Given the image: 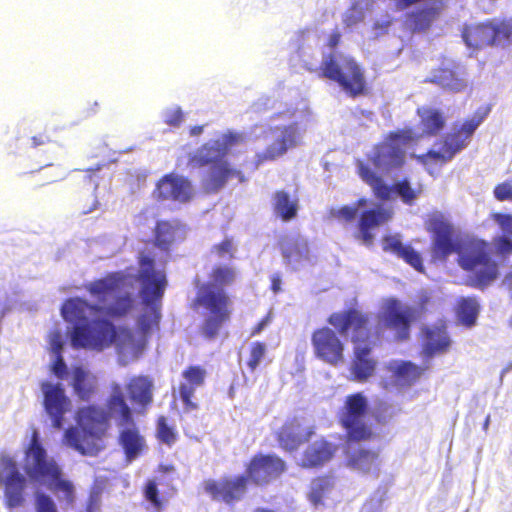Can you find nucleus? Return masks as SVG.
<instances>
[{"instance_id":"nucleus-1","label":"nucleus","mask_w":512,"mask_h":512,"mask_svg":"<svg viewBox=\"0 0 512 512\" xmlns=\"http://www.w3.org/2000/svg\"><path fill=\"white\" fill-rule=\"evenodd\" d=\"M127 283V275L122 271L110 272L84 285L85 290L99 304H91L87 300L74 297L67 299L61 314L65 321L74 324L71 332V344L74 348H89L101 351L110 347L118 334L132 339V332L126 327H117L106 318L90 316H106L119 319L128 315L134 308L135 299L130 292H121Z\"/></svg>"},{"instance_id":"nucleus-2","label":"nucleus","mask_w":512,"mask_h":512,"mask_svg":"<svg viewBox=\"0 0 512 512\" xmlns=\"http://www.w3.org/2000/svg\"><path fill=\"white\" fill-rule=\"evenodd\" d=\"M432 255L435 259L446 261L458 254V265L466 272V285L480 290L488 287L498 277V265L491 258L488 244L480 240H464L459 237L453 226L437 220L432 227Z\"/></svg>"},{"instance_id":"nucleus-3","label":"nucleus","mask_w":512,"mask_h":512,"mask_svg":"<svg viewBox=\"0 0 512 512\" xmlns=\"http://www.w3.org/2000/svg\"><path fill=\"white\" fill-rule=\"evenodd\" d=\"M237 274L231 265H214L209 272V281L202 283L196 292L192 308L203 310L199 333L207 341L215 340L231 320L233 304L226 288L236 282Z\"/></svg>"},{"instance_id":"nucleus-4","label":"nucleus","mask_w":512,"mask_h":512,"mask_svg":"<svg viewBox=\"0 0 512 512\" xmlns=\"http://www.w3.org/2000/svg\"><path fill=\"white\" fill-rule=\"evenodd\" d=\"M245 141L241 133L226 132L218 138L201 145L195 152L188 155L187 166L191 169L208 167L207 174L201 181L207 193H217L231 178L244 180L240 170L232 168L226 159L231 149Z\"/></svg>"},{"instance_id":"nucleus-5","label":"nucleus","mask_w":512,"mask_h":512,"mask_svg":"<svg viewBox=\"0 0 512 512\" xmlns=\"http://www.w3.org/2000/svg\"><path fill=\"white\" fill-rule=\"evenodd\" d=\"M327 323L345 335L352 331L354 358L351 365L353 378L364 382L370 378L376 368V361L370 357L372 347L368 344L371 338L369 316L357 308H348L333 312L327 318Z\"/></svg>"},{"instance_id":"nucleus-6","label":"nucleus","mask_w":512,"mask_h":512,"mask_svg":"<svg viewBox=\"0 0 512 512\" xmlns=\"http://www.w3.org/2000/svg\"><path fill=\"white\" fill-rule=\"evenodd\" d=\"M115 416L109 409L87 405L76 412L77 427L65 430L63 443L83 456H97L104 448L103 439L110 429V418Z\"/></svg>"},{"instance_id":"nucleus-7","label":"nucleus","mask_w":512,"mask_h":512,"mask_svg":"<svg viewBox=\"0 0 512 512\" xmlns=\"http://www.w3.org/2000/svg\"><path fill=\"white\" fill-rule=\"evenodd\" d=\"M25 459L26 473L31 479L46 484L66 504L74 502L75 490L72 482L63 478L60 466L48 457L39 441L37 431L32 433L29 446L25 451Z\"/></svg>"},{"instance_id":"nucleus-8","label":"nucleus","mask_w":512,"mask_h":512,"mask_svg":"<svg viewBox=\"0 0 512 512\" xmlns=\"http://www.w3.org/2000/svg\"><path fill=\"white\" fill-rule=\"evenodd\" d=\"M491 112L490 105L479 107L472 117L465 119L461 124H455L453 129L439 141L440 149L429 150L417 157L418 161L428 169L433 164L444 165L451 161L458 153L471 142L472 136Z\"/></svg>"},{"instance_id":"nucleus-9","label":"nucleus","mask_w":512,"mask_h":512,"mask_svg":"<svg viewBox=\"0 0 512 512\" xmlns=\"http://www.w3.org/2000/svg\"><path fill=\"white\" fill-rule=\"evenodd\" d=\"M319 76L337 83L350 97L367 93V82L363 68L354 57L330 52L322 58Z\"/></svg>"},{"instance_id":"nucleus-10","label":"nucleus","mask_w":512,"mask_h":512,"mask_svg":"<svg viewBox=\"0 0 512 512\" xmlns=\"http://www.w3.org/2000/svg\"><path fill=\"white\" fill-rule=\"evenodd\" d=\"M106 407H108L111 414H115L117 426L122 428L119 432L118 443L122 447L126 459L131 461L137 458L146 447L145 438L141 435L133 419L132 409L119 385L112 387L111 394L106 401Z\"/></svg>"},{"instance_id":"nucleus-11","label":"nucleus","mask_w":512,"mask_h":512,"mask_svg":"<svg viewBox=\"0 0 512 512\" xmlns=\"http://www.w3.org/2000/svg\"><path fill=\"white\" fill-rule=\"evenodd\" d=\"M461 37L465 45L472 50L509 47L512 45V17H494L464 24Z\"/></svg>"},{"instance_id":"nucleus-12","label":"nucleus","mask_w":512,"mask_h":512,"mask_svg":"<svg viewBox=\"0 0 512 512\" xmlns=\"http://www.w3.org/2000/svg\"><path fill=\"white\" fill-rule=\"evenodd\" d=\"M368 408V400L363 393L346 396L338 413V422L345 430L348 442H366L373 438L372 428L364 421Z\"/></svg>"},{"instance_id":"nucleus-13","label":"nucleus","mask_w":512,"mask_h":512,"mask_svg":"<svg viewBox=\"0 0 512 512\" xmlns=\"http://www.w3.org/2000/svg\"><path fill=\"white\" fill-rule=\"evenodd\" d=\"M138 264L137 280L140 283V296L146 306L153 307L164 295L167 286L165 271L155 268V260L150 255H141Z\"/></svg>"},{"instance_id":"nucleus-14","label":"nucleus","mask_w":512,"mask_h":512,"mask_svg":"<svg viewBox=\"0 0 512 512\" xmlns=\"http://www.w3.org/2000/svg\"><path fill=\"white\" fill-rule=\"evenodd\" d=\"M27 483L16 461L10 457H3L0 461V485L3 486L4 503L8 509L24 506Z\"/></svg>"},{"instance_id":"nucleus-15","label":"nucleus","mask_w":512,"mask_h":512,"mask_svg":"<svg viewBox=\"0 0 512 512\" xmlns=\"http://www.w3.org/2000/svg\"><path fill=\"white\" fill-rule=\"evenodd\" d=\"M287 470L286 462L276 454L256 453L245 465V475L249 483L265 487L279 479Z\"/></svg>"},{"instance_id":"nucleus-16","label":"nucleus","mask_w":512,"mask_h":512,"mask_svg":"<svg viewBox=\"0 0 512 512\" xmlns=\"http://www.w3.org/2000/svg\"><path fill=\"white\" fill-rule=\"evenodd\" d=\"M357 166L360 178L372 188L378 199L389 200L393 191L405 204L411 205L421 193V188H412L407 179H402L392 186H388L368 165L359 161Z\"/></svg>"},{"instance_id":"nucleus-17","label":"nucleus","mask_w":512,"mask_h":512,"mask_svg":"<svg viewBox=\"0 0 512 512\" xmlns=\"http://www.w3.org/2000/svg\"><path fill=\"white\" fill-rule=\"evenodd\" d=\"M336 328L328 326L316 328L311 334L314 356L331 366H338L345 360V343Z\"/></svg>"},{"instance_id":"nucleus-18","label":"nucleus","mask_w":512,"mask_h":512,"mask_svg":"<svg viewBox=\"0 0 512 512\" xmlns=\"http://www.w3.org/2000/svg\"><path fill=\"white\" fill-rule=\"evenodd\" d=\"M250 485L245 474L226 476L220 480L208 479L203 482L204 491L214 501L223 502L227 505L244 499Z\"/></svg>"},{"instance_id":"nucleus-19","label":"nucleus","mask_w":512,"mask_h":512,"mask_svg":"<svg viewBox=\"0 0 512 512\" xmlns=\"http://www.w3.org/2000/svg\"><path fill=\"white\" fill-rule=\"evenodd\" d=\"M381 320L386 328L394 334V340L404 342L410 339L411 325L414 321L410 306H404L397 298L385 300Z\"/></svg>"},{"instance_id":"nucleus-20","label":"nucleus","mask_w":512,"mask_h":512,"mask_svg":"<svg viewBox=\"0 0 512 512\" xmlns=\"http://www.w3.org/2000/svg\"><path fill=\"white\" fill-rule=\"evenodd\" d=\"M191 181L182 175L168 173L156 183L155 198L159 201L171 200L181 204L190 202L194 197Z\"/></svg>"},{"instance_id":"nucleus-21","label":"nucleus","mask_w":512,"mask_h":512,"mask_svg":"<svg viewBox=\"0 0 512 512\" xmlns=\"http://www.w3.org/2000/svg\"><path fill=\"white\" fill-rule=\"evenodd\" d=\"M421 352L426 358H433L449 352L452 340L445 320L424 325L420 329Z\"/></svg>"},{"instance_id":"nucleus-22","label":"nucleus","mask_w":512,"mask_h":512,"mask_svg":"<svg viewBox=\"0 0 512 512\" xmlns=\"http://www.w3.org/2000/svg\"><path fill=\"white\" fill-rule=\"evenodd\" d=\"M41 389L44 395V408L52 418L53 426L61 429L64 415L70 409L71 401L65 395L61 384H52L45 381L41 384Z\"/></svg>"},{"instance_id":"nucleus-23","label":"nucleus","mask_w":512,"mask_h":512,"mask_svg":"<svg viewBox=\"0 0 512 512\" xmlns=\"http://www.w3.org/2000/svg\"><path fill=\"white\" fill-rule=\"evenodd\" d=\"M186 225L179 219L158 220L153 229V245L163 252L186 239Z\"/></svg>"},{"instance_id":"nucleus-24","label":"nucleus","mask_w":512,"mask_h":512,"mask_svg":"<svg viewBox=\"0 0 512 512\" xmlns=\"http://www.w3.org/2000/svg\"><path fill=\"white\" fill-rule=\"evenodd\" d=\"M297 139V124L293 123L284 126L281 129V136L277 138L271 145H269L264 151L255 155V168H258L260 165L266 162L274 161L283 156L288 151V149L297 145Z\"/></svg>"},{"instance_id":"nucleus-25","label":"nucleus","mask_w":512,"mask_h":512,"mask_svg":"<svg viewBox=\"0 0 512 512\" xmlns=\"http://www.w3.org/2000/svg\"><path fill=\"white\" fill-rule=\"evenodd\" d=\"M206 376V369L200 365H190L182 371L184 382L179 384L178 391L186 412L198 409L192 398L196 389L205 384Z\"/></svg>"},{"instance_id":"nucleus-26","label":"nucleus","mask_w":512,"mask_h":512,"mask_svg":"<svg viewBox=\"0 0 512 512\" xmlns=\"http://www.w3.org/2000/svg\"><path fill=\"white\" fill-rule=\"evenodd\" d=\"M312 426H304L299 420L287 421L278 431L277 440L285 451H295L314 435Z\"/></svg>"},{"instance_id":"nucleus-27","label":"nucleus","mask_w":512,"mask_h":512,"mask_svg":"<svg viewBox=\"0 0 512 512\" xmlns=\"http://www.w3.org/2000/svg\"><path fill=\"white\" fill-rule=\"evenodd\" d=\"M369 160L374 168L389 172L404 165L405 150L398 145H394L393 142L385 141L375 147Z\"/></svg>"},{"instance_id":"nucleus-28","label":"nucleus","mask_w":512,"mask_h":512,"mask_svg":"<svg viewBox=\"0 0 512 512\" xmlns=\"http://www.w3.org/2000/svg\"><path fill=\"white\" fill-rule=\"evenodd\" d=\"M444 6L443 0L435 1L433 5L422 6L407 13V27L413 33L428 31L440 16Z\"/></svg>"},{"instance_id":"nucleus-29","label":"nucleus","mask_w":512,"mask_h":512,"mask_svg":"<svg viewBox=\"0 0 512 512\" xmlns=\"http://www.w3.org/2000/svg\"><path fill=\"white\" fill-rule=\"evenodd\" d=\"M382 249L402 259L418 272L424 271L421 255L412 246L404 245L399 235H385L382 238Z\"/></svg>"},{"instance_id":"nucleus-30","label":"nucleus","mask_w":512,"mask_h":512,"mask_svg":"<svg viewBox=\"0 0 512 512\" xmlns=\"http://www.w3.org/2000/svg\"><path fill=\"white\" fill-rule=\"evenodd\" d=\"M382 249L402 259L418 272L424 271L421 255L412 246L404 245L399 235H385L382 238Z\"/></svg>"},{"instance_id":"nucleus-31","label":"nucleus","mask_w":512,"mask_h":512,"mask_svg":"<svg viewBox=\"0 0 512 512\" xmlns=\"http://www.w3.org/2000/svg\"><path fill=\"white\" fill-rule=\"evenodd\" d=\"M336 452V446L320 439L309 445L303 452L300 466L302 468H319L329 462Z\"/></svg>"},{"instance_id":"nucleus-32","label":"nucleus","mask_w":512,"mask_h":512,"mask_svg":"<svg viewBox=\"0 0 512 512\" xmlns=\"http://www.w3.org/2000/svg\"><path fill=\"white\" fill-rule=\"evenodd\" d=\"M425 82L437 85L453 93L463 92L468 86L465 79L462 78L454 68L449 66H441L433 69L431 75Z\"/></svg>"},{"instance_id":"nucleus-33","label":"nucleus","mask_w":512,"mask_h":512,"mask_svg":"<svg viewBox=\"0 0 512 512\" xmlns=\"http://www.w3.org/2000/svg\"><path fill=\"white\" fill-rule=\"evenodd\" d=\"M392 218V211L383 207H376L363 211L360 214L358 227L360 236L366 244H370L373 240L371 229L380 226Z\"/></svg>"},{"instance_id":"nucleus-34","label":"nucleus","mask_w":512,"mask_h":512,"mask_svg":"<svg viewBox=\"0 0 512 512\" xmlns=\"http://www.w3.org/2000/svg\"><path fill=\"white\" fill-rule=\"evenodd\" d=\"M347 464L350 468L364 474L377 472L380 467V451L379 449L358 448L349 454Z\"/></svg>"},{"instance_id":"nucleus-35","label":"nucleus","mask_w":512,"mask_h":512,"mask_svg":"<svg viewBox=\"0 0 512 512\" xmlns=\"http://www.w3.org/2000/svg\"><path fill=\"white\" fill-rule=\"evenodd\" d=\"M272 208L277 217L284 222H289L297 217L299 198L285 190H277L272 196Z\"/></svg>"},{"instance_id":"nucleus-36","label":"nucleus","mask_w":512,"mask_h":512,"mask_svg":"<svg viewBox=\"0 0 512 512\" xmlns=\"http://www.w3.org/2000/svg\"><path fill=\"white\" fill-rule=\"evenodd\" d=\"M76 396L82 401H89L97 391V378L81 366L72 370V382Z\"/></svg>"},{"instance_id":"nucleus-37","label":"nucleus","mask_w":512,"mask_h":512,"mask_svg":"<svg viewBox=\"0 0 512 512\" xmlns=\"http://www.w3.org/2000/svg\"><path fill=\"white\" fill-rule=\"evenodd\" d=\"M423 134L429 137L437 136L446 126V116L443 111L432 107L417 109Z\"/></svg>"},{"instance_id":"nucleus-38","label":"nucleus","mask_w":512,"mask_h":512,"mask_svg":"<svg viewBox=\"0 0 512 512\" xmlns=\"http://www.w3.org/2000/svg\"><path fill=\"white\" fill-rule=\"evenodd\" d=\"M491 218L499 225L501 230L512 237V215L506 213H493ZM496 253L507 257L512 255V240L505 235L497 236L493 240Z\"/></svg>"},{"instance_id":"nucleus-39","label":"nucleus","mask_w":512,"mask_h":512,"mask_svg":"<svg viewBox=\"0 0 512 512\" xmlns=\"http://www.w3.org/2000/svg\"><path fill=\"white\" fill-rule=\"evenodd\" d=\"M152 381L145 376L133 377L127 384V392L132 402L146 407L152 400Z\"/></svg>"},{"instance_id":"nucleus-40","label":"nucleus","mask_w":512,"mask_h":512,"mask_svg":"<svg viewBox=\"0 0 512 512\" xmlns=\"http://www.w3.org/2000/svg\"><path fill=\"white\" fill-rule=\"evenodd\" d=\"M480 311V305L476 297H461L455 306V316L460 324L472 327L476 324Z\"/></svg>"},{"instance_id":"nucleus-41","label":"nucleus","mask_w":512,"mask_h":512,"mask_svg":"<svg viewBox=\"0 0 512 512\" xmlns=\"http://www.w3.org/2000/svg\"><path fill=\"white\" fill-rule=\"evenodd\" d=\"M279 249L287 262L299 261L308 252L307 242L293 237H282L279 240Z\"/></svg>"},{"instance_id":"nucleus-42","label":"nucleus","mask_w":512,"mask_h":512,"mask_svg":"<svg viewBox=\"0 0 512 512\" xmlns=\"http://www.w3.org/2000/svg\"><path fill=\"white\" fill-rule=\"evenodd\" d=\"M422 372L423 370L419 366L409 361H403L395 367L393 375L399 384L411 386L420 378Z\"/></svg>"},{"instance_id":"nucleus-43","label":"nucleus","mask_w":512,"mask_h":512,"mask_svg":"<svg viewBox=\"0 0 512 512\" xmlns=\"http://www.w3.org/2000/svg\"><path fill=\"white\" fill-rule=\"evenodd\" d=\"M143 497L149 503L151 512H164L167 507L168 500L162 496L158 484L155 480H148L143 488Z\"/></svg>"},{"instance_id":"nucleus-44","label":"nucleus","mask_w":512,"mask_h":512,"mask_svg":"<svg viewBox=\"0 0 512 512\" xmlns=\"http://www.w3.org/2000/svg\"><path fill=\"white\" fill-rule=\"evenodd\" d=\"M333 478L323 475L311 481L310 499L313 503H321L325 495L333 488Z\"/></svg>"},{"instance_id":"nucleus-45","label":"nucleus","mask_w":512,"mask_h":512,"mask_svg":"<svg viewBox=\"0 0 512 512\" xmlns=\"http://www.w3.org/2000/svg\"><path fill=\"white\" fill-rule=\"evenodd\" d=\"M433 304L432 296L427 291H421L417 294L414 305L410 307L415 320L421 319L429 311Z\"/></svg>"},{"instance_id":"nucleus-46","label":"nucleus","mask_w":512,"mask_h":512,"mask_svg":"<svg viewBox=\"0 0 512 512\" xmlns=\"http://www.w3.org/2000/svg\"><path fill=\"white\" fill-rule=\"evenodd\" d=\"M157 438L168 446H172L177 440V432L173 426L168 425L165 416L157 419Z\"/></svg>"},{"instance_id":"nucleus-47","label":"nucleus","mask_w":512,"mask_h":512,"mask_svg":"<svg viewBox=\"0 0 512 512\" xmlns=\"http://www.w3.org/2000/svg\"><path fill=\"white\" fill-rule=\"evenodd\" d=\"M266 344L264 342L255 341L251 343L249 348V358L246 362L251 372L255 371L266 355Z\"/></svg>"},{"instance_id":"nucleus-48","label":"nucleus","mask_w":512,"mask_h":512,"mask_svg":"<svg viewBox=\"0 0 512 512\" xmlns=\"http://www.w3.org/2000/svg\"><path fill=\"white\" fill-rule=\"evenodd\" d=\"M358 216L357 207L344 205L340 208H332L329 217L341 223H352Z\"/></svg>"},{"instance_id":"nucleus-49","label":"nucleus","mask_w":512,"mask_h":512,"mask_svg":"<svg viewBox=\"0 0 512 512\" xmlns=\"http://www.w3.org/2000/svg\"><path fill=\"white\" fill-rule=\"evenodd\" d=\"M211 253L221 259L227 258L229 260L235 257V248L232 238H225L220 243L214 244L211 247Z\"/></svg>"},{"instance_id":"nucleus-50","label":"nucleus","mask_w":512,"mask_h":512,"mask_svg":"<svg viewBox=\"0 0 512 512\" xmlns=\"http://www.w3.org/2000/svg\"><path fill=\"white\" fill-rule=\"evenodd\" d=\"M160 321V312L158 308H152V315H141L139 318V328L144 336L150 334L153 329H158Z\"/></svg>"},{"instance_id":"nucleus-51","label":"nucleus","mask_w":512,"mask_h":512,"mask_svg":"<svg viewBox=\"0 0 512 512\" xmlns=\"http://www.w3.org/2000/svg\"><path fill=\"white\" fill-rule=\"evenodd\" d=\"M35 512H58L56 503L46 493L36 491L34 494Z\"/></svg>"},{"instance_id":"nucleus-52","label":"nucleus","mask_w":512,"mask_h":512,"mask_svg":"<svg viewBox=\"0 0 512 512\" xmlns=\"http://www.w3.org/2000/svg\"><path fill=\"white\" fill-rule=\"evenodd\" d=\"M416 137L412 129H402L389 134L387 142H393L394 145H398L403 148L406 145L414 142Z\"/></svg>"},{"instance_id":"nucleus-53","label":"nucleus","mask_w":512,"mask_h":512,"mask_svg":"<svg viewBox=\"0 0 512 512\" xmlns=\"http://www.w3.org/2000/svg\"><path fill=\"white\" fill-rule=\"evenodd\" d=\"M493 194L498 201H512V184L509 181L497 184Z\"/></svg>"},{"instance_id":"nucleus-54","label":"nucleus","mask_w":512,"mask_h":512,"mask_svg":"<svg viewBox=\"0 0 512 512\" xmlns=\"http://www.w3.org/2000/svg\"><path fill=\"white\" fill-rule=\"evenodd\" d=\"M363 19V13L360 10L353 8L343 15L342 22L345 27L351 28L361 23Z\"/></svg>"},{"instance_id":"nucleus-55","label":"nucleus","mask_w":512,"mask_h":512,"mask_svg":"<svg viewBox=\"0 0 512 512\" xmlns=\"http://www.w3.org/2000/svg\"><path fill=\"white\" fill-rule=\"evenodd\" d=\"M184 119V114L181 108L177 107L175 109L167 111L165 115V123L172 127H178L182 123Z\"/></svg>"},{"instance_id":"nucleus-56","label":"nucleus","mask_w":512,"mask_h":512,"mask_svg":"<svg viewBox=\"0 0 512 512\" xmlns=\"http://www.w3.org/2000/svg\"><path fill=\"white\" fill-rule=\"evenodd\" d=\"M391 24H392V20L391 19L376 20L373 23L372 28H373L376 36H381V35H383V34L388 32Z\"/></svg>"},{"instance_id":"nucleus-57","label":"nucleus","mask_w":512,"mask_h":512,"mask_svg":"<svg viewBox=\"0 0 512 512\" xmlns=\"http://www.w3.org/2000/svg\"><path fill=\"white\" fill-rule=\"evenodd\" d=\"M341 39H342L341 32L338 29H335L328 36L327 41H326V46L329 49L333 50L341 43Z\"/></svg>"},{"instance_id":"nucleus-58","label":"nucleus","mask_w":512,"mask_h":512,"mask_svg":"<svg viewBox=\"0 0 512 512\" xmlns=\"http://www.w3.org/2000/svg\"><path fill=\"white\" fill-rule=\"evenodd\" d=\"M50 345L53 353H55L56 355H61L63 343L59 332H55L54 334H52L50 339Z\"/></svg>"},{"instance_id":"nucleus-59","label":"nucleus","mask_w":512,"mask_h":512,"mask_svg":"<svg viewBox=\"0 0 512 512\" xmlns=\"http://www.w3.org/2000/svg\"><path fill=\"white\" fill-rule=\"evenodd\" d=\"M66 364L61 355H57V358L53 364V371L56 376L62 377L66 373Z\"/></svg>"},{"instance_id":"nucleus-60","label":"nucleus","mask_w":512,"mask_h":512,"mask_svg":"<svg viewBox=\"0 0 512 512\" xmlns=\"http://www.w3.org/2000/svg\"><path fill=\"white\" fill-rule=\"evenodd\" d=\"M32 146L34 148L48 144L51 142V139L48 135L44 133H40L38 135H35L31 138Z\"/></svg>"},{"instance_id":"nucleus-61","label":"nucleus","mask_w":512,"mask_h":512,"mask_svg":"<svg viewBox=\"0 0 512 512\" xmlns=\"http://www.w3.org/2000/svg\"><path fill=\"white\" fill-rule=\"evenodd\" d=\"M270 317L267 315L265 316L260 322H258L251 330L250 336H256L258 335L269 323Z\"/></svg>"},{"instance_id":"nucleus-62","label":"nucleus","mask_w":512,"mask_h":512,"mask_svg":"<svg viewBox=\"0 0 512 512\" xmlns=\"http://www.w3.org/2000/svg\"><path fill=\"white\" fill-rule=\"evenodd\" d=\"M37 180H36V186H43V185H46V184H49V183H52L54 182L56 179L54 177H48V176H45L41 170L38 171L37 173Z\"/></svg>"},{"instance_id":"nucleus-63","label":"nucleus","mask_w":512,"mask_h":512,"mask_svg":"<svg viewBox=\"0 0 512 512\" xmlns=\"http://www.w3.org/2000/svg\"><path fill=\"white\" fill-rule=\"evenodd\" d=\"M281 277L279 274H273L271 276V289L274 293H278L281 291Z\"/></svg>"},{"instance_id":"nucleus-64","label":"nucleus","mask_w":512,"mask_h":512,"mask_svg":"<svg viewBox=\"0 0 512 512\" xmlns=\"http://www.w3.org/2000/svg\"><path fill=\"white\" fill-rule=\"evenodd\" d=\"M504 283L508 289L510 299L512 300V271L506 276Z\"/></svg>"}]
</instances>
